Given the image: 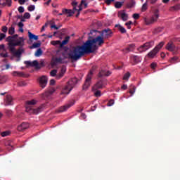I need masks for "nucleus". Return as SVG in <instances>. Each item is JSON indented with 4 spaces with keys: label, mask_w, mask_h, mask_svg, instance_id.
Masks as SVG:
<instances>
[{
    "label": "nucleus",
    "mask_w": 180,
    "mask_h": 180,
    "mask_svg": "<svg viewBox=\"0 0 180 180\" xmlns=\"http://www.w3.org/2000/svg\"><path fill=\"white\" fill-rule=\"evenodd\" d=\"M115 27H117L118 29V30L120 31V33H126V28H124L123 26L120 25H115Z\"/></svg>",
    "instance_id": "nucleus-29"
},
{
    "label": "nucleus",
    "mask_w": 180,
    "mask_h": 180,
    "mask_svg": "<svg viewBox=\"0 0 180 180\" xmlns=\"http://www.w3.org/2000/svg\"><path fill=\"white\" fill-rule=\"evenodd\" d=\"M133 49H134V44H129L128 47L125 49L126 53H130V51H133Z\"/></svg>",
    "instance_id": "nucleus-30"
},
{
    "label": "nucleus",
    "mask_w": 180,
    "mask_h": 180,
    "mask_svg": "<svg viewBox=\"0 0 180 180\" xmlns=\"http://www.w3.org/2000/svg\"><path fill=\"white\" fill-rule=\"evenodd\" d=\"M72 6H73V9H74L75 11H77L76 5H78V3H77V1H73L72 2Z\"/></svg>",
    "instance_id": "nucleus-51"
},
{
    "label": "nucleus",
    "mask_w": 180,
    "mask_h": 180,
    "mask_svg": "<svg viewBox=\"0 0 180 180\" xmlns=\"http://www.w3.org/2000/svg\"><path fill=\"white\" fill-rule=\"evenodd\" d=\"M103 88H105V82L103 80H99L92 87V91H98V89H102Z\"/></svg>",
    "instance_id": "nucleus-12"
},
{
    "label": "nucleus",
    "mask_w": 180,
    "mask_h": 180,
    "mask_svg": "<svg viewBox=\"0 0 180 180\" xmlns=\"http://www.w3.org/2000/svg\"><path fill=\"white\" fill-rule=\"evenodd\" d=\"M15 33V27H11L8 30V34H13Z\"/></svg>",
    "instance_id": "nucleus-42"
},
{
    "label": "nucleus",
    "mask_w": 180,
    "mask_h": 180,
    "mask_svg": "<svg viewBox=\"0 0 180 180\" xmlns=\"http://www.w3.org/2000/svg\"><path fill=\"white\" fill-rule=\"evenodd\" d=\"M110 74H112V72H110V71L106 72L105 70H102L98 73V77H99V78H102V77H109V75H110Z\"/></svg>",
    "instance_id": "nucleus-20"
},
{
    "label": "nucleus",
    "mask_w": 180,
    "mask_h": 180,
    "mask_svg": "<svg viewBox=\"0 0 180 180\" xmlns=\"http://www.w3.org/2000/svg\"><path fill=\"white\" fill-rule=\"evenodd\" d=\"M6 37V35L5 34L0 32V41H2V39H4Z\"/></svg>",
    "instance_id": "nucleus-55"
},
{
    "label": "nucleus",
    "mask_w": 180,
    "mask_h": 180,
    "mask_svg": "<svg viewBox=\"0 0 180 180\" xmlns=\"http://www.w3.org/2000/svg\"><path fill=\"white\" fill-rule=\"evenodd\" d=\"M48 81H49V78H47V76L41 77L39 78V85L41 88H46Z\"/></svg>",
    "instance_id": "nucleus-14"
},
{
    "label": "nucleus",
    "mask_w": 180,
    "mask_h": 180,
    "mask_svg": "<svg viewBox=\"0 0 180 180\" xmlns=\"http://www.w3.org/2000/svg\"><path fill=\"white\" fill-rule=\"evenodd\" d=\"M13 75L14 77H16V75H18V77H25V74L23 72L17 71L13 72Z\"/></svg>",
    "instance_id": "nucleus-31"
},
{
    "label": "nucleus",
    "mask_w": 180,
    "mask_h": 180,
    "mask_svg": "<svg viewBox=\"0 0 180 180\" xmlns=\"http://www.w3.org/2000/svg\"><path fill=\"white\" fill-rule=\"evenodd\" d=\"M18 26L19 27H23V26H25V25L23 24V22H18Z\"/></svg>",
    "instance_id": "nucleus-64"
},
{
    "label": "nucleus",
    "mask_w": 180,
    "mask_h": 180,
    "mask_svg": "<svg viewBox=\"0 0 180 180\" xmlns=\"http://www.w3.org/2000/svg\"><path fill=\"white\" fill-rule=\"evenodd\" d=\"M180 9V4H176L174 6H172L169 7V11L170 12H176V11H179Z\"/></svg>",
    "instance_id": "nucleus-25"
},
{
    "label": "nucleus",
    "mask_w": 180,
    "mask_h": 180,
    "mask_svg": "<svg viewBox=\"0 0 180 180\" xmlns=\"http://www.w3.org/2000/svg\"><path fill=\"white\" fill-rule=\"evenodd\" d=\"M130 78V72H127L125 75H124L123 79L124 81H127Z\"/></svg>",
    "instance_id": "nucleus-40"
},
{
    "label": "nucleus",
    "mask_w": 180,
    "mask_h": 180,
    "mask_svg": "<svg viewBox=\"0 0 180 180\" xmlns=\"http://www.w3.org/2000/svg\"><path fill=\"white\" fill-rule=\"evenodd\" d=\"M118 16H119V18H121V19L124 22H126V20H127V19H129V15L126 13L119 12L118 13Z\"/></svg>",
    "instance_id": "nucleus-21"
},
{
    "label": "nucleus",
    "mask_w": 180,
    "mask_h": 180,
    "mask_svg": "<svg viewBox=\"0 0 180 180\" xmlns=\"http://www.w3.org/2000/svg\"><path fill=\"white\" fill-rule=\"evenodd\" d=\"M66 71H67V68L65 67V65H63L60 72L63 74V75H64V74H65Z\"/></svg>",
    "instance_id": "nucleus-46"
},
{
    "label": "nucleus",
    "mask_w": 180,
    "mask_h": 180,
    "mask_svg": "<svg viewBox=\"0 0 180 180\" xmlns=\"http://www.w3.org/2000/svg\"><path fill=\"white\" fill-rule=\"evenodd\" d=\"M63 77H64V75L63 73H61L60 72H59V74L56 75L57 79H60L63 78Z\"/></svg>",
    "instance_id": "nucleus-52"
},
{
    "label": "nucleus",
    "mask_w": 180,
    "mask_h": 180,
    "mask_svg": "<svg viewBox=\"0 0 180 180\" xmlns=\"http://www.w3.org/2000/svg\"><path fill=\"white\" fill-rule=\"evenodd\" d=\"M13 99L12 98V96L7 95L6 96V102H5V106H11L13 105Z\"/></svg>",
    "instance_id": "nucleus-18"
},
{
    "label": "nucleus",
    "mask_w": 180,
    "mask_h": 180,
    "mask_svg": "<svg viewBox=\"0 0 180 180\" xmlns=\"http://www.w3.org/2000/svg\"><path fill=\"white\" fill-rule=\"evenodd\" d=\"M27 67H35L37 70L40 69V66L39 65V62L37 60H33L32 62L30 60H27L24 62Z\"/></svg>",
    "instance_id": "nucleus-13"
},
{
    "label": "nucleus",
    "mask_w": 180,
    "mask_h": 180,
    "mask_svg": "<svg viewBox=\"0 0 180 180\" xmlns=\"http://www.w3.org/2000/svg\"><path fill=\"white\" fill-rule=\"evenodd\" d=\"M58 64H64V61H63V58H56L51 60V65L53 67L57 65Z\"/></svg>",
    "instance_id": "nucleus-17"
},
{
    "label": "nucleus",
    "mask_w": 180,
    "mask_h": 180,
    "mask_svg": "<svg viewBox=\"0 0 180 180\" xmlns=\"http://www.w3.org/2000/svg\"><path fill=\"white\" fill-rule=\"evenodd\" d=\"M6 41L8 42V49H11L13 46L11 45V43L15 42V39H13L12 36H8L6 38Z\"/></svg>",
    "instance_id": "nucleus-28"
},
{
    "label": "nucleus",
    "mask_w": 180,
    "mask_h": 180,
    "mask_svg": "<svg viewBox=\"0 0 180 180\" xmlns=\"http://www.w3.org/2000/svg\"><path fill=\"white\" fill-rule=\"evenodd\" d=\"M105 3L106 4V5H110V4H112V2H113L115 0H104Z\"/></svg>",
    "instance_id": "nucleus-56"
},
{
    "label": "nucleus",
    "mask_w": 180,
    "mask_h": 180,
    "mask_svg": "<svg viewBox=\"0 0 180 180\" xmlns=\"http://www.w3.org/2000/svg\"><path fill=\"white\" fill-rule=\"evenodd\" d=\"M51 29H56V30H58V29H60V27H57L56 25H51Z\"/></svg>",
    "instance_id": "nucleus-57"
},
{
    "label": "nucleus",
    "mask_w": 180,
    "mask_h": 180,
    "mask_svg": "<svg viewBox=\"0 0 180 180\" xmlns=\"http://www.w3.org/2000/svg\"><path fill=\"white\" fill-rule=\"evenodd\" d=\"M136 5V1L134 0H131L128 4H127V8H133V6Z\"/></svg>",
    "instance_id": "nucleus-36"
},
{
    "label": "nucleus",
    "mask_w": 180,
    "mask_h": 180,
    "mask_svg": "<svg viewBox=\"0 0 180 180\" xmlns=\"http://www.w3.org/2000/svg\"><path fill=\"white\" fill-rule=\"evenodd\" d=\"M81 4L82 5H84L85 8L88 6V4H86V1H85V0H82Z\"/></svg>",
    "instance_id": "nucleus-61"
},
{
    "label": "nucleus",
    "mask_w": 180,
    "mask_h": 180,
    "mask_svg": "<svg viewBox=\"0 0 180 180\" xmlns=\"http://www.w3.org/2000/svg\"><path fill=\"white\" fill-rule=\"evenodd\" d=\"M51 44H53V46H57L59 44V46H60V44H61V41H53L51 42Z\"/></svg>",
    "instance_id": "nucleus-43"
},
{
    "label": "nucleus",
    "mask_w": 180,
    "mask_h": 180,
    "mask_svg": "<svg viewBox=\"0 0 180 180\" xmlns=\"http://www.w3.org/2000/svg\"><path fill=\"white\" fill-rule=\"evenodd\" d=\"M158 53V51L155 50V49H153L152 51H150L148 53V57H149V58H154L155 56H157V53Z\"/></svg>",
    "instance_id": "nucleus-26"
},
{
    "label": "nucleus",
    "mask_w": 180,
    "mask_h": 180,
    "mask_svg": "<svg viewBox=\"0 0 180 180\" xmlns=\"http://www.w3.org/2000/svg\"><path fill=\"white\" fill-rule=\"evenodd\" d=\"M35 8L36 7L34 6V5H30V6H28L27 10L29 11V12H33Z\"/></svg>",
    "instance_id": "nucleus-47"
},
{
    "label": "nucleus",
    "mask_w": 180,
    "mask_h": 180,
    "mask_svg": "<svg viewBox=\"0 0 180 180\" xmlns=\"http://www.w3.org/2000/svg\"><path fill=\"white\" fill-rule=\"evenodd\" d=\"M92 79V72H90V73L86 76L85 82L83 85V89L86 90L91 86V80Z\"/></svg>",
    "instance_id": "nucleus-8"
},
{
    "label": "nucleus",
    "mask_w": 180,
    "mask_h": 180,
    "mask_svg": "<svg viewBox=\"0 0 180 180\" xmlns=\"http://www.w3.org/2000/svg\"><path fill=\"white\" fill-rule=\"evenodd\" d=\"M51 77H57V70H53L50 72Z\"/></svg>",
    "instance_id": "nucleus-44"
},
{
    "label": "nucleus",
    "mask_w": 180,
    "mask_h": 180,
    "mask_svg": "<svg viewBox=\"0 0 180 180\" xmlns=\"http://www.w3.org/2000/svg\"><path fill=\"white\" fill-rule=\"evenodd\" d=\"M77 82L78 79L77 78L70 79L62 89L60 95H68L72 91L74 86L77 85Z\"/></svg>",
    "instance_id": "nucleus-2"
},
{
    "label": "nucleus",
    "mask_w": 180,
    "mask_h": 180,
    "mask_svg": "<svg viewBox=\"0 0 180 180\" xmlns=\"http://www.w3.org/2000/svg\"><path fill=\"white\" fill-rule=\"evenodd\" d=\"M142 60L143 58L141 56L133 54L129 56V63L131 65H136V64H139Z\"/></svg>",
    "instance_id": "nucleus-6"
},
{
    "label": "nucleus",
    "mask_w": 180,
    "mask_h": 180,
    "mask_svg": "<svg viewBox=\"0 0 180 180\" xmlns=\"http://www.w3.org/2000/svg\"><path fill=\"white\" fill-rule=\"evenodd\" d=\"M54 84H56V80H54V79H51L50 80V85H54Z\"/></svg>",
    "instance_id": "nucleus-63"
},
{
    "label": "nucleus",
    "mask_w": 180,
    "mask_h": 180,
    "mask_svg": "<svg viewBox=\"0 0 180 180\" xmlns=\"http://www.w3.org/2000/svg\"><path fill=\"white\" fill-rule=\"evenodd\" d=\"M114 103H115V101L111 99L107 103V106H112Z\"/></svg>",
    "instance_id": "nucleus-49"
},
{
    "label": "nucleus",
    "mask_w": 180,
    "mask_h": 180,
    "mask_svg": "<svg viewBox=\"0 0 180 180\" xmlns=\"http://www.w3.org/2000/svg\"><path fill=\"white\" fill-rule=\"evenodd\" d=\"M70 36L65 37V39L62 41V42L60 41V48L63 49L64 46H65L66 44H68V41H70Z\"/></svg>",
    "instance_id": "nucleus-22"
},
{
    "label": "nucleus",
    "mask_w": 180,
    "mask_h": 180,
    "mask_svg": "<svg viewBox=\"0 0 180 180\" xmlns=\"http://www.w3.org/2000/svg\"><path fill=\"white\" fill-rule=\"evenodd\" d=\"M9 51L14 56V57H17L19 58L20 56H22V53H23V49L22 48H19L18 51L15 47H11L9 49Z\"/></svg>",
    "instance_id": "nucleus-7"
},
{
    "label": "nucleus",
    "mask_w": 180,
    "mask_h": 180,
    "mask_svg": "<svg viewBox=\"0 0 180 180\" xmlns=\"http://www.w3.org/2000/svg\"><path fill=\"white\" fill-rule=\"evenodd\" d=\"M62 12L63 13H65V15H68L69 17L72 16V15L75 13V12L72 11V10L67 8L63 9Z\"/></svg>",
    "instance_id": "nucleus-23"
},
{
    "label": "nucleus",
    "mask_w": 180,
    "mask_h": 180,
    "mask_svg": "<svg viewBox=\"0 0 180 180\" xmlns=\"http://www.w3.org/2000/svg\"><path fill=\"white\" fill-rule=\"evenodd\" d=\"M158 18H160L158 10H155L154 15L150 18H145V23L146 25H153V23L158 20Z\"/></svg>",
    "instance_id": "nucleus-3"
},
{
    "label": "nucleus",
    "mask_w": 180,
    "mask_h": 180,
    "mask_svg": "<svg viewBox=\"0 0 180 180\" xmlns=\"http://www.w3.org/2000/svg\"><path fill=\"white\" fill-rule=\"evenodd\" d=\"M75 105V100H71L69 103L62 107H60L59 109L57 110L58 113H61L63 112H66L68 110L71 106H74Z\"/></svg>",
    "instance_id": "nucleus-5"
},
{
    "label": "nucleus",
    "mask_w": 180,
    "mask_h": 180,
    "mask_svg": "<svg viewBox=\"0 0 180 180\" xmlns=\"http://www.w3.org/2000/svg\"><path fill=\"white\" fill-rule=\"evenodd\" d=\"M18 12L20 13H23V12H25V8H23V6L18 7Z\"/></svg>",
    "instance_id": "nucleus-53"
},
{
    "label": "nucleus",
    "mask_w": 180,
    "mask_h": 180,
    "mask_svg": "<svg viewBox=\"0 0 180 180\" xmlns=\"http://www.w3.org/2000/svg\"><path fill=\"white\" fill-rule=\"evenodd\" d=\"M1 137H6L11 134V131H5L3 132H0Z\"/></svg>",
    "instance_id": "nucleus-35"
},
{
    "label": "nucleus",
    "mask_w": 180,
    "mask_h": 180,
    "mask_svg": "<svg viewBox=\"0 0 180 180\" xmlns=\"http://www.w3.org/2000/svg\"><path fill=\"white\" fill-rule=\"evenodd\" d=\"M158 1V0H146V2H148V4H151V5H154Z\"/></svg>",
    "instance_id": "nucleus-50"
},
{
    "label": "nucleus",
    "mask_w": 180,
    "mask_h": 180,
    "mask_svg": "<svg viewBox=\"0 0 180 180\" xmlns=\"http://www.w3.org/2000/svg\"><path fill=\"white\" fill-rule=\"evenodd\" d=\"M23 18L24 19H30V13H25Z\"/></svg>",
    "instance_id": "nucleus-48"
},
{
    "label": "nucleus",
    "mask_w": 180,
    "mask_h": 180,
    "mask_svg": "<svg viewBox=\"0 0 180 180\" xmlns=\"http://www.w3.org/2000/svg\"><path fill=\"white\" fill-rule=\"evenodd\" d=\"M37 103V101L36 100H31L27 101V105H26V112H30V110L32 109L34 105H36Z\"/></svg>",
    "instance_id": "nucleus-15"
},
{
    "label": "nucleus",
    "mask_w": 180,
    "mask_h": 180,
    "mask_svg": "<svg viewBox=\"0 0 180 180\" xmlns=\"http://www.w3.org/2000/svg\"><path fill=\"white\" fill-rule=\"evenodd\" d=\"M155 67H157V63H153L150 64V68L154 70V68H155Z\"/></svg>",
    "instance_id": "nucleus-60"
},
{
    "label": "nucleus",
    "mask_w": 180,
    "mask_h": 180,
    "mask_svg": "<svg viewBox=\"0 0 180 180\" xmlns=\"http://www.w3.org/2000/svg\"><path fill=\"white\" fill-rule=\"evenodd\" d=\"M0 56L1 57H4V58H6V57H8V53H1Z\"/></svg>",
    "instance_id": "nucleus-62"
},
{
    "label": "nucleus",
    "mask_w": 180,
    "mask_h": 180,
    "mask_svg": "<svg viewBox=\"0 0 180 180\" xmlns=\"http://www.w3.org/2000/svg\"><path fill=\"white\" fill-rule=\"evenodd\" d=\"M112 34H113V32H112V30L109 28L103 30L101 33V36L105 39H109V37H112Z\"/></svg>",
    "instance_id": "nucleus-10"
},
{
    "label": "nucleus",
    "mask_w": 180,
    "mask_h": 180,
    "mask_svg": "<svg viewBox=\"0 0 180 180\" xmlns=\"http://www.w3.org/2000/svg\"><path fill=\"white\" fill-rule=\"evenodd\" d=\"M24 44L25 39H23V37H19V39L14 40V43H11V46H13L12 47H16V46H20V47H22Z\"/></svg>",
    "instance_id": "nucleus-11"
},
{
    "label": "nucleus",
    "mask_w": 180,
    "mask_h": 180,
    "mask_svg": "<svg viewBox=\"0 0 180 180\" xmlns=\"http://www.w3.org/2000/svg\"><path fill=\"white\" fill-rule=\"evenodd\" d=\"M41 110H43V108L42 107H38L37 108H32L31 110H30V111H28V113H33L34 115H39V113H40V112H41Z\"/></svg>",
    "instance_id": "nucleus-19"
},
{
    "label": "nucleus",
    "mask_w": 180,
    "mask_h": 180,
    "mask_svg": "<svg viewBox=\"0 0 180 180\" xmlns=\"http://www.w3.org/2000/svg\"><path fill=\"white\" fill-rule=\"evenodd\" d=\"M164 46V42H160L157 46H155L154 49L158 52L162 47Z\"/></svg>",
    "instance_id": "nucleus-32"
},
{
    "label": "nucleus",
    "mask_w": 180,
    "mask_h": 180,
    "mask_svg": "<svg viewBox=\"0 0 180 180\" xmlns=\"http://www.w3.org/2000/svg\"><path fill=\"white\" fill-rule=\"evenodd\" d=\"M6 6L11 8L12 6V0H6Z\"/></svg>",
    "instance_id": "nucleus-45"
},
{
    "label": "nucleus",
    "mask_w": 180,
    "mask_h": 180,
    "mask_svg": "<svg viewBox=\"0 0 180 180\" xmlns=\"http://www.w3.org/2000/svg\"><path fill=\"white\" fill-rule=\"evenodd\" d=\"M104 43L105 41L102 35L97 36L93 39H89L82 46L77 45L70 49L68 53V58L73 60V61H78V60H79L81 57H84L85 54L95 53L96 50H98V46L101 47ZM96 44H98V46H96Z\"/></svg>",
    "instance_id": "nucleus-1"
},
{
    "label": "nucleus",
    "mask_w": 180,
    "mask_h": 180,
    "mask_svg": "<svg viewBox=\"0 0 180 180\" xmlns=\"http://www.w3.org/2000/svg\"><path fill=\"white\" fill-rule=\"evenodd\" d=\"M41 54H43V51L41 50V49H38L35 52L34 56L35 57H40Z\"/></svg>",
    "instance_id": "nucleus-34"
},
{
    "label": "nucleus",
    "mask_w": 180,
    "mask_h": 180,
    "mask_svg": "<svg viewBox=\"0 0 180 180\" xmlns=\"http://www.w3.org/2000/svg\"><path fill=\"white\" fill-rule=\"evenodd\" d=\"M153 46H154V41L146 42L143 45H141L139 48H138V51L139 53L147 51V50L151 49Z\"/></svg>",
    "instance_id": "nucleus-4"
},
{
    "label": "nucleus",
    "mask_w": 180,
    "mask_h": 180,
    "mask_svg": "<svg viewBox=\"0 0 180 180\" xmlns=\"http://www.w3.org/2000/svg\"><path fill=\"white\" fill-rule=\"evenodd\" d=\"M147 4H148V2L146 1L145 4H143L141 8L142 12H146V11H147Z\"/></svg>",
    "instance_id": "nucleus-41"
},
{
    "label": "nucleus",
    "mask_w": 180,
    "mask_h": 180,
    "mask_svg": "<svg viewBox=\"0 0 180 180\" xmlns=\"http://www.w3.org/2000/svg\"><path fill=\"white\" fill-rule=\"evenodd\" d=\"M28 37L30 40H38L39 37L37 35H35L34 34H32L30 32V31L28 32Z\"/></svg>",
    "instance_id": "nucleus-27"
},
{
    "label": "nucleus",
    "mask_w": 180,
    "mask_h": 180,
    "mask_svg": "<svg viewBox=\"0 0 180 180\" xmlns=\"http://www.w3.org/2000/svg\"><path fill=\"white\" fill-rule=\"evenodd\" d=\"M122 6H123V2H120V1H116L115 4V7L117 9H120L122 8Z\"/></svg>",
    "instance_id": "nucleus-33"
},
{
    "label": "nucleus",
    "mask_w": 180,
    "mask_h": 180,
    "mask_svg": "<svg viewBox=\"0 0 180 180\" xmlns=\"http://www.w3.org/2000/svg\"><path fill=\"white\" fill-rule=\"evenodd\" d=\"M2 32H4V33H6V32H8V27L6 26L2 27Z\"/></svg>",
    "instance_id": "nucleus-59"
},
{
    "label": "nucleus",
    "mask_w": 180,
    "mask_h": 180,
    "mask_svg": "<svg viewBox=\"0 0 180 180\" xmlns=\"http://www.w3.org/2000/svg\"><path fill=\"white\" fill-rule=\"evenodd\" d=\"M6 113L8 116H11L12 115V110H6Z\"/></svg>",
    "instance_id": "nucleus-58"
},
{
    "label": "nucleus",
    "mask_w": 180,
    "mask_h": 180,
    "mask_svg": "<svg viewBox=\"0 0 180 180\" xmlns=\"http://www.w3.org/2000/svg\"><path fill=\"white\" fill-rule=\"evenodd\" d=\"M56 92V89L51 88L48 91H45L44 93L41 94V99H48L51 95Z\"/></svg>",
    "instance_id": "nucleus-9"
},
{
    "label": "nucleus",
    "mask_w": 180,
    "mask_h": 180,
    "mask_svg": "<svg viewBox=\"0 0 180 180\" xmlns=\"http://www.w3.org/2000/svg\"><path fill=\"white\" fill-rule=\"evenodd\" d=\"M133 18L134 19H135L136 20H137V19H139L140 18V14L139 13H134L133 14Z\"/></svg>",
    "instance_id": "nucleus-54"
},
{
    "label": "nucleus",
    "mask_w": 180,
    "mask_h": 180,
    "mask_svg": "<svg viewBox=\"0 0 180 180\" xmlns=\"http://www.w3.org/2000/svg\"><path fill=\"white\" fill-rule=\"evenodd\" d=\"M41 45V44L38 43V42L34 43L32 46L31 49H37V48L40 47Z\"/></svg>",
    "instance_id": "nucleus-39"
},
{
    "label": "nucleus",
    "mask_w": 180,
    "mask_h": 180,
    "mask_svg": "<svg viewBox=\"0 0 180 180\" xmlns=\"http://www.w3.org/2000/svg\"><path fill=\"white\" fill-rule=\"evenodd\" d=\"M166 49L169 50V51H174L175 50V44L170 41L167 44Z\"/></svg>",
    "instance_id": "nucleus-24"
},
{
    "label": "nucleus",
    "mask_w": 180,
    "mask_h": 180,
    "mask_svg": "<svg viewBox=\"0 0 180 180\" xmlns=\"http://www.w3.org/2000/svg\"><path fill=\"white\" fill-rule=\"evenodd\" d=\"M94 95L96 98H99L100 96H102V94L101 93V91L99 90H96L94 91Z\"/></svg>",
    "instance_id": "nucleus-38"
},
{
    "label": "nucleus",
    "mask_w": 180,
    "mask_h": 180,
    "mask_svg": "<svg viewBox=\"0 0 180 180\" xmlns=\"http://www.w3.org/2000/svg\"><path fill=\"white\" fill-rule=\"evenodd\" d=\"M29 127V123L27 122H22L21 124H20L17 130L18 131H25V130H27V129Z\"/></svg>",
    "instance_id": "nucleus-16"
},
{
    "label": "nucleus",
    "mask_w": 180,
    "mask_h": 180,
    "mask_svg": "<svg viewBox=\"0 0 180 180\" xmlns=\"http://www.w3.org/2000/svg\"><path fill=\"white\" fill-rule=\"evenodd\" d=\"M179 58L178 56H174L173 58H172V63H173V64H175L176 63H179Z\"/></svg>",
    "instance_id": "nucleus-37"
}]
</instances>
